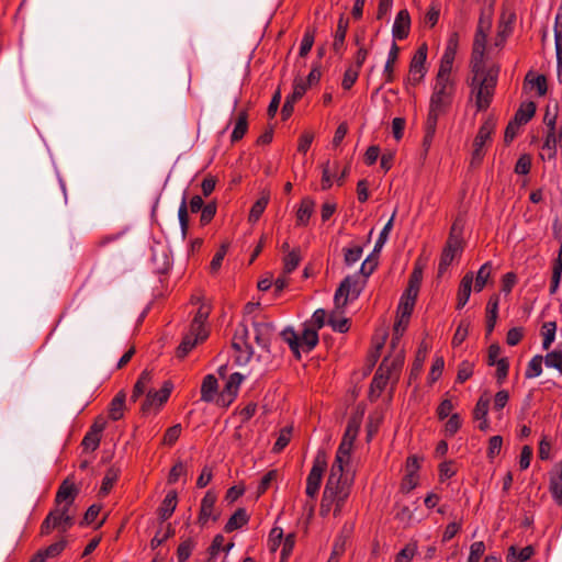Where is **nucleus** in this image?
Listing matches in <instances>:
<instances>
[{
  "instance_id": "f257e3e1",
  "label": "nucleus",
  "mask_w": 562,
  "mask_h": 562,
  "mask_svg": "<svg viewBox=\"0 0 562 562\" xmlns=\"http://www.w3.org/2000/svg\"><path fill=\"white\" fill-rule=\"evenodd\" d=\"M78 493L79 490L72 481L66 479L61 482L55 495L54 508L41 525L40 532L42 536H47L53 530L66 532L74 526L75 510L72 506Z\"/></svg>"
},
{
  "instance_id": "6ab92c4d",
  "label": "nucleus",
  "mask_w": 562,
  "mask_h": 562,
  "mask_svg": "<svg viewBox=\"0 0 562 562\" xmlns=\"http://www.w3.org/2000/svg\"><path fill=\"white\" fill-rule=\"evenodd\" d=\"M274 327L271 323L256 322L254 323V337L259 347L268 350Z\"/></svg>"
},
{
  "instance_id": "49530a36",
  "label": "nucleus",
  "mask_w": 562,
  "mask_h": 562,
  "mask_svg": "<svg viewBox=\"0 0 562 562\" xmlns=\"http://www.w3.org/2000/svg\"><path fill=\"white\" fill-rule=\"evenodd\" d=\"M491 403V396L487 392H484L477 400L473 409V418L479 419L487 417L488 408Z\"/></svg>"
},
{
  "instance_id": "f704fd0d",
  "label": "nucleus",
  "mask_w": 562,
  "mask_h": 562,
  "mask_svg": "<svg viewBox=\"0 0 562 562\" xmlns=\"http://www.w3.org/2000/svg\"><path fill=\"white\" fill-rule=\"evenodd\" d=\"M249 520V516L245 508H238L226 522L224 530L226 532H233L245 526Z\"/></svg>"
},
{
  "instance_id": "a211bd4d",
  "label": "nucleus",
  "mask_w": 562,
  "mask_h": 562,
  "mask_svg": "<svg viewBox=\"0 0 562 562\" xmlns=\"http://www.w3.org/2000/svg\"><path fill=\"white\" fill-rule=\"evenodd\" d=\"M210 312L211 307L209 305L201 304L190 326L191 333L202 339H206L209 336V329L205 323L209 318Z\"/></svg>"
},
{
  "instance_id": "f8f14e48",
  "label": "nucleus",
  "mask_w": 562,
  "mask_h": 562,
  "mask_svg": "<svg viewBox=\"0 0 562 562\" xmlns=\"http://www.w3.org/2000/svg\"><path fill=\"white\" fill-rule=\"evenodd\" d=\"M495 126L496 122L493 117H487L481 125L477 135L475 136L473 142V159L481 160L483 158V147L486 144V142L491 139Z\"/></svg>"
},
{
  "instance_id": "9d476101",
  "label": "nucleus",
  "mask_w": 562,
  "mask_h": 562,
  "mask_svg": "<svg viewBox=\"0 0 562 562\" xmlns=\"http://www.w3.org/2000/svg\"><path fill=\"white\" fill-rule=\"evenodd\" d=\"M457 46H458V35L454 33L451 35V37L448 41V45H447L445 53L440 60V65H439V69H438L436 79L452 80L451 79V70H452V64H453L456 53H457Z\"/></svg>"
},
{
  "instance_id": "2eb2a0df",
  "label": "nucleus",
  "mask_w": 562,
  "mask_h": 562,
  "mask_svg": "<svg viewBox=\"0 0 562 562\" xmlns=\"http://www.w3.org/2000/svg\"><path fill=\"white\" fill-rule=\"evenodd\" d=\"M248 329L245 326H239L234 335L232 346L239 352L238 359L245 362L249 361L254 351L251 345L247 340Z\"/></svg>"
},
{
  "instance_id": "393cba45",
  "label": "nucleus",
  "mask_w": 562,
  "mask_h": 562,
  "mask_svg": "<svg viewBox=\"0 0 562 562\" xmlns=\"http://www.w3.org/2000/svg\"><path fill=\"white\" fill-rule=\"evenodd\" d=\"M318 344V330L312 327L311 324L304 323V329L300 336V349L308 352Z\"/></svg>"
},
{
  "instance_id": "864d4df0",
  "label": "nucleus",
  "mask_w": 562,
  "mask_h": 562,
  "mask_svg": "<svg viewBox=\"0 0 562 562\" xmlns=\"http://www.w3.org/2000/svg\"><path fill=\"white\" fill-rule=\"evenodd\" d=\"M283 541V530L280 527H274L271 529L268 538V548L270 552H276L282 544Z\"/></svg>"
},
{
  "instance_id": "8fccbe9b",
  "label": "nucleus",
  "mask_w": 562,
  "mask_h": 562,
  "mask_svg": "<svg viewBox=\"0 0 562 562\" xmlns=\"http://www.w3.org/2000/svg\"><path fill=\"white\" fill-rule=\"evenodd\" d=\"M292 437V427H284L280 430L278 438L273 445L272 451L281 452L290 442Z\"/></svg>"
},
{
  "instance_id": "603ef678",
  "label": "nucleus",
  "mask_w": 562,
  "mask_h": 562,
  "mask_svg": "<svg viewBox=\"0 0 562 562\" xmlns=\"http://www.w3.org/2000/svg\"><path fill=\"white\" fill-rule=\"evenodd\" d=\"M508 16L509 19L507 21H502L499 23L496 45H502L506 41L507 36L512 33L515 15L509 14Z\"/></svg>"
},
{
  "instance_id": "2f4dec72",
  "label": "nucleus",
  "mask_w": 562,
  "mask_h": 562,
  "mask_svg": "<svg viewBox=\"0 0 562 562\" xmlns=\"http://www.w3.org/2000/svg\"><path fill=\"white\" fill-rule=\"evenodd\" d=\"M125 393L120 391L111 401L109 407V417L112 420H120L124 415L125 409Z\"/></svg>"
},
{
  "instance_id": "cd10ccee",
  "label": "nucleus",
  "mask_w": 562,
  "mask_h": 562,
  "mask_svg": "<svg viewBox=\"0 0 562 562\" xmlns=\"http://www.w3.org/2000/svg\"><path fill=\"white\" fill-rule=\"evenodd\" d=\"M472 284H473V273L468 272L462 278L459 290H458V303L457 308H462L469 301L471 291H472Z\"/></svg>"
},
{
  "instance_id": "9b49d317",
  "label": "nucleus",
  "mask_w": 562,
  "mask_h": 562,
  "mask_svg": "<svg viewBox=\"0 0 562 562\" xmlns=\"http://www.w3.org/2000/svg\"><path fill=\"white\" fill-rule=\"evenodd\" d=\"M357 435L358 427L349 423L344 434L342 440L336 451L334 462L349 465L351 459V450L353 447V442L357 438Z\"/></svg>"
},
{
  "instance_id": "f3484780",
  "label": "nucleus",
  "mask_w": 562,
  "mask_h": 562,
  "mask_svg": "<svg viewBox=\"0 0 562 562\" xmlns=\"http://www.w3.org/2000/svg\"><path fill=\"white\" fill-rule=\"evenodd\" d=\"M485 45H486V34L483 32L482 27L479 26L474 42H473V49L471 55V68L472 71H479L480 68L484 67V52H485Z\"/></svg>"
},
{
  "instance_id": "c03bdc74",
  "label": "nucleus",
  "mask_w": 562,
  "mask_h": 562,
  "mask_svg": "<svg viewBox=\"0 0 562 562\" xmlns=\"http://www.w3.org/2000/svg\"><path fill=\"white\" fill-rule=\"evenodd\" d=\"M282 339L289 345L293 353L300 358V336L291 327L281 331Z\"/></svg>"
},
{
  "instance_id": "37998d69",
  "label": "nucleus",
  "mask_w": 562,
  "mask_h": 562,
  "mask_svg": "<svg viewBox=\"0 0 562 562\" xmlns=\"http://www.w3.org/2000/svg\"><path fill=\"white\" fill-rule=\"evenodd\" d=\"M491 273H492L491 262H485L484 265L481 266V268L479 269V271L476 273L475 280L473 279L474 290L476 292H480L484 289V286L486 285L488 279L491 277Z\"/></svg>"
},
{
  "instance_id": "774afa93",
  "label": "nucleus",
  "mask_w": 562,
  "mask_h": 562,
  "mask_svg": "<svg viewBox=\"0 0 562 562\" xmlns=\"http://www.w3.org/2000/svg\"><path fill=\"white\" fill-rule=\"evenodd\" d=\"M557 60L562 65V24L554 25Z\"/></svg>"
},
{
  "instance_id": "7c9ffc66",
  "label": "nucleus",
  "mask_w": 562,
  "mask_h": 562,
  "mask_svg": "<svg viewBox=\"0 0 562 562\" xmlns=\"http://www.w3.org/2000/svg\"><path fill=\"white\" fill-rule=\"evenodd\" d=\"M151 378H153L151 372L148 370H144L140 373L138 380L136 381V383L134 385V389H133V392L131 395V401L136 402L139 396H142L143 394H145L146 392L149 391L148 386L151 383Z\"/></svg>"
},
{
  "instance_id": "6e6d98bb",
  "label": "nucleus",
  "mask_w": 562,
  "mask_h": 562,
  "mask_svg": "<svg viewBox=\"0 0 562 562\" xmlns=\"http://www.w3.org/2000/svg\"><path fill=\"white\" fill-rule=\"evenodd\" d=\"M473 371H474V366L472 362L467 361V360L462 361L459 364L456 381L458 383H464L467 380H469L472 376Z\"/></svg>"
},
{
  "instance_id": "c756f323",
  "label": "nucleus",
  "mask_w": 562,
  "mask_h": 562,
  "mask_svg": "<svg viewBox=\"0 0 562 562\" xmlns=\"http://www.w3.org/2000/svg\"><path fill=\"white\" fill-rule=\"evenodd\" d=\"M498 304L499 299L497 295H493L490 297L486 305V334L490 335L493 333L496 321L498 317Z\"/></svg>"
},
{
  "instance_id": "412c9836",
  "label": "nucleus",
  "mask_w": 562,
  "mask_h": 562,
  "mask_svg": "<svg viewBox=\"0 0 562 562\" xmlns=\"http://www.w3.org/2000/svg\"><path fill=\"white\" fill-rule=\"evenodd\" d=\"M411 30V16L407 10H401L394 21L392 35L394 40H404L408 36Z\"/></svg>"
},
{
  "instance_id": "5fc2aeb1",
  "label": "nucleus",
  "mask_w": 562,
  "mask_h": 562,
  "mask_svg": "<svg viewBox=\"0 0 562 562\" xmlns=\"http://www.w3.org/2000/svg\"><path fill=\"white\" fill-rule=\"evenodd\" d=\"M227 249L228 244H222L218 250L215 252L210 263L211 273H216L220 270L222 262L227 254Z\"/></svg>"
},
{
  "instance_id": "473e14b6",
  "label": "nucleus",
  "mask_w": 562,
  "mask_h": 562,
  "mask_svg": "<svg viewBox=\"0 0 562 562\" xmlns=\"http://www.w3.org/2000/svg\"><path fill=\"white\" fill-rule=\"evenodd\" d=\"M386 364H380L371 382V393L376 392V396L385 389L387 382L392 380L387 373H385Z\"/></svg>"
},
{
  "instance_id": "20e7f679",
  "label": "nucleus",
  "mask_w": 562,
  "mask_h": 562,
  "mask_svg": "<svg viewBox=\"0 0 562 562\" xmlns=\"http://www.w3.org/2000/svg\"><path fill=\"white\" fill-rule=\"evenodd\" d=\"M378 267V258L372 255L368 256L367 259L361 263L358 273L347 276L335 292V304L337 307H342L348 303V300L357 299L367 279L373 273Z\"/></svg>"
},
{
  "instance_id": "4468645a",
  "label": "nucleus",
  "mask_w": 562,
  "mask_h": 562,
  "mask_svg": "<svg viewBox=\"0 0 562 562\" xmlns=\"http://www.w3.org/2000/svg\"><path fill=\"white\" fill-rule=\"evenodd\" d=\"M307 91V85L304 79L297 78L293 82V91L285 98L284 104L281 110L283 120H288L294 110V104L305 94Z\"/></svg>"
},
{
  "instance_id": "58836bf2",
  "label": "nucleus",
  "mask_w": 562,
  "mask_h": 562,
  "mask_svg": "<svg viewBox=\"0 0 562 562\" xmlns=\"http://www.w3.org/2000/svg\"><path fill=\"white\" fill-rule=\"evenodd\" d=\"M363 254V247L361 245H350L348 247H345L342 249L344 255V263L347 267L353 266L356 262H358Z\"/></svg>"
},
{
  "instance_id": "4d7b16f0",
  "label": "nucleus",
  "mask_w": 562,
  "mask_h": 562,
  "mask_svg": "<svg viewBox=\"0 0 562 562\" xmlns=\"http://www.w3.org/2000/svg\"><path fill=\"white\" fill-rule=\"evenodd\" d=\"M414 306H415V302H412V301L401 297L400 304L397 307V317H401L402 322H409Z\"/></svg>"
},
{
  "instance_id": "0e129e2a",
  "label": "nucleus",
  "mask_w": 562,
  "mask_h": 562,
  "mask_svg": "<svg viewBox=\"0 0 562 562\" xmlns=\"http://www.w3.org/2000/svg\"><path fill=\"white\" fill-rule=\"evenodd\" d=\"M485 552V544L483 541H475L470 547V554L467 562H480Z\"/></svg>"
},
{
  "instance_id": "aec40b11",
  "label": "nucleus",
  "mask_w": 562,
  "mask_h": 562,
  "mask_svg": "<svg viewBox=\"0 0 562 562\" xmlns=\"http://www.w3.org/2000/svg\"><path fill=\"white\" fill-rule=\"evenodd\" d=\"M404 360V350L398 349L393 355L385 357L381 364H386L385 373H387L392 380H397L403 368Z\"/></svg>"
},
{
  "instance_id": "0eeeda50",
  "label": "nucleus",
  "mask_w": 562,
  "mask_h": 562,
  "mask_svg": "<svg viewBox=\"0 0 562 562\" xmlns=\"http://www.w3.org/2000/svg\"><path fill=\"white\" fill-rule=\"evenodd\" d=\"M327 469V454L324 450H318L313 461V467L306 479V495L315 499L322 484L323 474Z\"/></svg>"
},
{
  "instance_id": "7ed1b4c3",
  "label": "nucleus",
  "mask_w": 562,
  "mask_h": 562,
  "mask_svg": "<svg viewBox=\"0 0 562 562\" xmlns=\"http://www.w3.org/2000/svg\"><path fill=\"white\" fill-rule=\"evenodd\" d=\"M454 92L456 83L453 80H435L429 101V111L425 123V145L431 143L436 133L438 119L446 113L452 104Z\"/></svg>"
},
{
  "instance_id": "052dcab7",
  "label": "nucleus",
  "mask_w": 562,
  "mask_h": 562,
  "mask_svg": "<svg viewBox=\"0 0 562 562\" xmlns=\"http://www.w3.org/2000/svg\"><path fill=\"white\" fill-rule=\"evenodd\" d=\"M314 40H315L314 31L307 30L304 33L303 38L301 41V45H300V56L301 57H304L310 53V50L313 47Z\"/></svg>"
},
{
  "instance_id": "a878e982",
  "label": "nucleus",
  "mask_w": 562,
  "mask_h": 562,
  "mask_svg": "<svg viewBox=\"0 0 562 562\" xmlns=\"http://www.w3.org/2000/svg\"><path fill=\"white\" fill-rule=\"evenodd\" d=\"M398 54H400V47L397 46V44L395 42H393V44L390 48L389 55H387L386 63L384 65V69H383V78L386 83L392 82L395 78V75H394L395 64L398 59Z\"/></svg>"
},
{
  "instance_id": "c85d7f7f",
  "label": "nucleus",
  "mask_w": 562,
  "mask_h": 562,
  "mask_svg": "<svg viewBox=\"0 0 562 562\" xmlns=\"http://www.w3.org/2000/svg\"><path fill=\"white\" fill-rule=\"evenodd\" d=\"M217 390L216 378L213 374L205 375L201 384V400L206 403L212 402L217 394Z\"/></svg>"
},
{
  "instance_id": "a19ab883",
  "label": "nucleus",
  "mask_w": 562,
  "mask_h": 562,
  "mask_svg": "<svg viewBox=\"0 0 562 562\" xmlns=\"http://www.w3.org/2000/svg\"><path fill=\"white\" fill-rule=\"evenodd\" d=\"M535 112L536 104L533 102L522 103L517 110L513 120L516 121L519 125L526 124L535 115Z\"/></svg>"
},
{
  "instance_id": "ea45409f",
  "label": "nucleus",
  "mask_w": 562,
  "mask_h": 562,
  "mask_svg": "<svg viewBox=\"0 0 562 562\" xmlns=\"http://www.w3.org/2000/svg\"><path fill=\"white\" fill-rule=\"evenodd\" d=\"M301 259V251L299 248L288 251L283 258V272L285 274L292 273L299 267Z\"/></svg>"
},
{
  "instance_id": "e433bc0d",
  "label": "nucleus",
  "mask_w": 562,
  "mask_h": 562,
  "mask_svg": "<svg viewBox=\"0 0 562 562\" xmlns=\"http://www.w3.org/2000/svg\"><path fill=\"white\" fill-rule=\"evenodd\" d=\"M535 553V550L531 546H527L520 550H517L516 547L512 546L508 549V554L506 557L507 562H526L528 561Z\"/></svg>"
},
{
  "instance_id": "a18cd8bd",
  "label": "nucleus",
  "mask_w": 562,
  "mask_h": 562,
  "mask_svg": "<svg viewBox=\"0 0 562 562\" xmlns=\"http://www.w3.org/2000/svg\"><path fill=\"white\" fill-rule=\"evenodd\" d=\"M204 339L195 336L194 334L191 333V330L189 331V334H187L180 346L178 347V357L179 358H183L186 357L193 348L194 346L199 342V341H203Z\"/></svg>"
},
{
  "instance_id": "09e8293b",
  "label": "nucleus",
  "mask_w": 562,
  "mask_h": 562,
  "mask_svg": "<svg viewBox=\"0 0 562 562\" xmlns=\"http://www.w3.org/2000/svg\"><path fill=\"white\" fill-rule=\"evenodd\" d=\"M557 323L546 322L541 327V334L543 336L542 348L548 350L555 338Z\"/></svg>"
},
{
  "instance_id": "4be33fe9",
  "label": "nucleus",
  "mask_w": 562,
  "mask_h": 562,
  "mask_svg": "<svg viewBox=\"0 0 562 562\" xmlns=\"http://www.w3.org/2000/svg\"><path fill=\"white\" fill-rule=\"evenodd\" d=\"M315 211V201L311 196H304L296 210V226H306Z\"/></svg>"
},
{
  "instance_id": "5701e85b",
  "label": "nucleus",
  "mask_w": 562,
  "mask_h": 562,
  "mask_svg": "<svg viewBox=\"0 0 562 562\" xmlns=\"http://www.w3.org/2000/svg\"><path fill=\"white\" fill-rule=\"evenodd\" d=\"M178 504V494L176 491H169L158 508V516L161 521L169 519L175 513Z\"/></svg>"
},
{
  "instance_id": "f03ea898",
  "label": "nucleus",
  "mask_w": 562,
  "mask_h": 562,
  "mask_svg": "<svg viewBox=\"0 0 562 562\" xmlns=\"http://www.w3.org/2000/svg\"><path fill=\"white\" fill-rule=\"evenodd\" d=\"M348 464L333 462L321 502L319 514L327 516L333 509L335 517L339 516L349 498L352 479L346 473Z\"/></svg>"
},
{
  "instance_id": "e2e57ef3",
  "label": "nucleus",
  "mask_w": 562,
  "mask_h": 562,
  "mask_svg": "<svg viewBox=\"0 0 562 562\" xmlns=\"http://www.w3.org/2000/svg\"><path fill=\"white\" fill-rule=\"evenodd\" d=\"M100 441L101 436L89 430L85 435L81 445L86 450L94 451L99 448Z\"/></svg>"
},
{
  "instance_id": "dca6fc26",
  "label": "nucleus",
  "mask_w": 562,
  "mask_h": 562,
  "mask_svg": "<svg viewBox=\"0 0 562 562\" xmlns=\"http://www.w3.org/2000/svg\"><path fill=\"white\" fill-rule=\"evenodd\" d=\"M171 389V383L165 382L160 390H149L146 394L145 401L142 404V411L146 413L149 412L154 406H161L169 398Z\"/></svg>"
},
{
  "instance_id": "680f3d73",
  "label": "nucleus",
  "mask_w": 562,
  "mask_h": 562,
  "mask_svg": "<svg viewBox=\"0 0 562 562\" xmlns=\"http://www.w3.org/2000/svg\"><path fill=\"white\" fill-rule=\"evenodd\" d=\"M359 69L353 68L351 66L346 69L341 81V86L345 90H349L356 83L359 77Z\"/></svg>"
},
{
  "instance_id": "6e6552de",
  "label": "nucleus",
  "mask_w": 562,
  "mask_h": 562,
  "mask_svg": "<svg viewBox=\"0 0 562 562\" xmlns=\"http://www.w3.org/2000/svg\"><path fill=\"white\" fill-rule=\"evenodd\" d=\"M217 495L214 491L209 490L203 496L200 504V512L196 522L200 527L204 528L210 521H217L221 517V512L215 507Z\"/></svg>"
},
{
  "instance_id": "bf43d9fd",
  "label": "nucleus",
  "mask_w": 562,
  "mask_h": 562,
  "mask_svg": "<svg viewBox=\"0 0 562 562\" xmlns=\"http://www.w3.org/2000/svg\"><path fill=\"white\" fill-rule=\"evenodd\" d=\"M181 430L182 428L180 424L169 427L164 435L162 443L166 446H172L179 439Z\"/></svg>"
},
{
  "instance_id": "79ce46f5",
  "label": "nucleus",
  "mask_w": 562,
  "mask_h": 562,
  "mask_svg": "<svg viewBox=\"0 0 562 562\" xmlns=\"http://www.w3.org/2000/svg\"><path fill=\"white\" fill-rule=\"evenodd\" d=\"M120 471L115 468H110L105 472V475L102 480V484L99 491L100 496L104 497L106 496L110 491L112 490L113 485L119 479Z\"/></svg>"
},
{
  "instance_id": "338daca9",
  "label": "nucleus",
  "mask_w": 562,
  "mask_h": 562,
  "mask_svg": "<svg viewBox=\"0 0 562 562\" xmlns=\"http://www.w3.org/2000/svg\"><path fill=\"white\" fill-rule=\"evenodd\" d=\"M443 367H445L443 358L442 357H437L434 360L431 369H430V372L428 374V380H429L430 383L436 382L440 378V375L442 373V370H443Z\"/></svg>"
},
{
  "instance_id": "13d9d810",
  "label": "nucleus",
  "mask_w": 562,
  "mask_h": 562,
  "mask_svg": "<svg viewBox=\"0 0 562 562\" xmlns=\"http://www.w3.org/2000/svg\"><path fill=\"white\" fill-rule=\"evenodd\" d=\"M417 551L415 543H408L405 546L395 557V562H411Z\"/></svg>"
},
{
  "instance_id": "69168bd1",
  "label": "nucleus",
  "mask_w": 562,
  "mask_h": 562,
  "mask_svg": "<svg viewBox=\"0 0 562 562\" xmlns=\"http://www.w3.org/2000/svg\"><path fill=\"white\" fill-rule=\"evenodd\" d=\"M194 548V542L192 540H186L181 542L177 550V558L179 562H186Z\"/></svg>"
},
{
  "instance_id": "ddd939ff",
  "label": "nucleus",
  "mask_w": 562,
  "mask_h": 562,
  "mask_svg": "<svg viewBox=\"0 0 562 562\" xmlns=\"http://www.w3.org/2000/svg\"><path fill=\"white\" fill-rule=\"evenodd\" d=\"M244 381V375L235 372L229 375L222 392L218 395L217 404L221 406H228L233 403L238 394L239 386Z\"/></svg>"
},
{
  "instance_id": "3c124183",
  "label": "nucleus",
  "mask_w": 562,
  "mask_h": 562,
  "mask_svg": "<svg viewBox=\"0 0 562 562\" xmlns=\"http://www.w3.org/2000/svg\"><path fill=\"white\" fill-rule=\"evenodd\" d=\"M543 357L537 355L531 358L525 372L527 379L539 376L542 373Z\"/></svg>"
},
{
  "instance_id": "423d86ee",
  "label": "nucleus",
  "mask_w": 562,
  "mask_h": 562,
  "mask_svg": "<svg viewBox=\"0 0 562 562\" xmlns=\"http://www.w3.org/2000/svg\"><path fill=\"white\" fill-rule=\"evenodd\" d=\"M462 250V227L459 225L458 221H456L451 226L448 240L440 257V261L438 265L439 276H442L447 271L453 259L460 256Z\"/></svg>"
},
{
  "instance_id": "de8ad7c7",
  "label": "nucleus",
  "mask_w": 562,
  "mask_h": 562,
  "mask_svg": "<svg viewBox=\"0 0 562 562\" xmlns=\"http://www.w3.org/2000/svg\"><path fill=\"white\" fill-rule=\"evenodd\" d=\"M544 363L549 368L557 369L562 374V344H559L557 349L547 353Z\"/></svg>"
},
{
  "instance_id": "bb28decb",
  "label": "nucleus",
  "mask_w": 562,
  "mask_h": 562,
  "mask_svg": "<svg viewBox=\"0 0 562 562\" xmlns=\"http://www.w3.org/2000/svg\"><path fill=\"white\" fill-rule=\"evenodd\" d=\"M269 201H270V191L262 190L259 199L252 204V206L250 209L249 216H248V221L250 223L254 224L259 221L260 216L262 215L267 205L269 204Z\"/></svg>"
},
{
  "instance_id": "72a5a7b5",
  "label": "nucleus",
  "mask_w": 562,
  "mask_h": 562,
  "mask_svg": "<svg viewBox=\"0 0 562 562\" xmlns=\"http://www.w3.org/2000/svg\"><path fill=\"white\" fill-rule=\"evenodd\" d=\"M348 24V20L344 19L342 16L338 20L333 42V49L337 54H340L344 49Z\"/></svg>"
},
{
  "instance_id": "4c0bfd02",
  "label": "nucleus",
  "mask_w": 562,
  "mask_h": 562,
  "mask_svg": "<svg viewBox=\"0 0 562 562\" xmlns=\"http://www.w3.org/2000/svg\"><path fill=\"white\" fill-rule=\"evenodd\" d=\"M557 144L555 131H549L542 145L541 158L554 159L557 156Z\"/></svg>"
},
{
  "instance_id": "c9c22d12",
  "label": "nucleus",
  "mask_w": 562,
  "mask_h": 562,
  "mask_svg": "<svg viewBox=\"0 0 562 562\" xmlns=\"http://www.w3.org/2000/svg\"><path fill=\"white\" fill-rule=\"evenodd\" d=\"M248 131V115L246 111H240L237 115L234 130L231 135L232 143L240 140Z\"/></svg>"
},
{
  "instance_id": "b1692460",
  "label": "nucleus",
  "mask_w": 562,
  "mask_h": 562,
  "mask_svg": "<svg viewBox=\"0 0 562 562\" xmlns=\"http://www.w3.org/2000/svg\"><path fill=\"white\" fill-rule=\"evenodd\" d=\"M550 492L558 504H562V460L550 473Z\"/></svg>"
},
{
  "instance_id": "1a4fd4ad",
  "label": "nucleus",
  "mask_w": 562,
  "mask_h": 562,
  "mask_svg": "<svg viewBox=\"0 0 562 562\" xmlns=\"http://www.w3.org/2000/svg\"><path fill=\"white\" fill-rule=\"evenodd\" d=\"M427 58V47L426 45H422L416 53L414 54L411 64L409 70L406 78V86H417L425 77V63Z\"/></svg>"
},
{
  "instance_id": "39448f33",
  "label": "nucleus",
  "mask_w": 562,
  "mask_h": 562,
  "mask_svg": "<svg viewBox=\"0 0 562 562\" xmlns=\"http://www.w3.org/2000/svg\"><path fill=\"white\" fill-rule=\"evenodd\" d=\"M472 93L475 97V105L477 111L486 110L494 97L499 67L493 65L485 69L480 68L479 71H472Z\"/></svg>"
}]
</instances>
